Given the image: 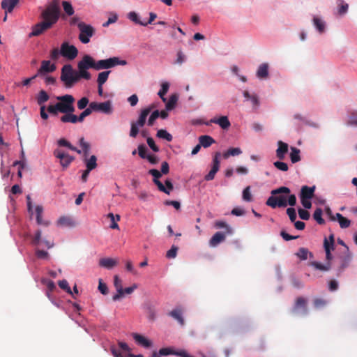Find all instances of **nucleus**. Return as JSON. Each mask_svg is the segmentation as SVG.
<instances>
[{"label":"nucleus","mask_w":357,"mask_h":357,"mask_svg":"<svg viewBox=\"0 0 357 357\" xmlns=\"http://www.w3.org/2000/svg\"><path fill=\"white\" fill-rule=\"evenodd\" d=\"M326 301L321 298H316L313 301L314 306L317 309L324 307L326 305Z\"/></svg>","instance_id":"50"},{"label":"nucleus","mask_w":357,"mask_h":357,"mask_svg":"<svg viewBox=\"0 0 357 357\" xmlns=\"http://www.w3.org/2000/svg\"><path fill=\"white\" fill-rule=\"evenodd\" d=\"M56 100L59 111L61 113H67L75 112V98L72 95L66 94L63 96H56Z\"/></svg>","instance_id":"5"},{"label":"nucleus","mask_w":357,"mask_h":357,"mask_svg":"<svg viewBox=\"0 0 357 357\" xmlns=\"http://www.w3.org/2000/svg\"><path fill=\"white\" fill-rule=\"evenodd\" d=\"M58 225L63 227H73L75 222L69 217L63 216L58 220Z\"/></svg>","instance_id":"36"},{"label":"nucleus","mask_w":357,"mask_h":357,"mask_svg":"<svg viewBox=\"0 0 357 357\" xmlns=\"http://www.w3.org/2000/svg\"><path fill=\"white\" fill-rule=\"evenodd\" d=\"M210 122L219 125L224 130H227L231 126V123L226 116H222L218 119H211Z\"/></svg>","instance_id":"22"},{"label":"nucleus","mask_w":357,"mask_h":357,"mask_svg":"<svg viewBox=\"0 0 357 357\" xmlns=\"http://www.w3.org/2000/svg\"><path fill=\"white\" fill-rule=\"evenodd\" d=\"M169 88V84L168 82H163L161 85V89L158 92V96L160 97L163 102L166 101V98H165V95L167 93Z\"/></svg>","instance_id":"43"},{"label":"nucleus","mask_w":357,"mask_h":357,"mask_svg":"<svg viewBox=\"0 0 357 357\" xmlns=\"http://www.w3.org/2000/svg\"><path fill=\"white\" fill-rule=\"evenodd\" d=\"M220 153H215L213 160V167L210 172L205 176L204 178L206 181H211L214 178L215 174L219 170Z\"/></svg>","instance_id":"15"},{"label":"nucleus","mask_w":357,"mask_h":357,"mask_svg":"<svg viewBox=\"0 0 357 357\" xmlns=\"http://www.w3.org/2000/svg\"><path fill=\"white\" fill-rule=\"evenodd\" d=\"M149 174L153 176V181L157 185L158 190L161 192H166L165 185L159 181V178L162 176V173L158 169H151L149 171Z\"/></svg>","instance_id":"16"},{"label":"nucleus","mask_w":357,"mask_h":357,"mask_svg":"<svg viewBox=\"0 0 357 357\" xmlns=\"http://www.w3.org/2000/svg\"><path fill=\"white\" fill-rule=\"evenodd\" d=\"M178 100V97L176 95L174 94L172 95L166 103V109L167 110H172L175 107V105L176 104V102Z\"/></svg>","instance_id":"45"},{"label":"nucleus","mask_w":357,"mask_h":357,"mask_svg":"<svg viewBox=\"0 0 357 357\" xmlns=\"http://www.w3.org/2000/svg\"><path fill=\"white\" fill-rule=\"evenodd\" d=\"M347 126H357V112H352L349 116V120L347 122Z\"/></svg>","instance_id":"49"},{"label":"nucleus","mask_w":357,"mask_h":357,"mask_svg":"<svg viewBox=\"0 0 357 357\" xmlns=\"http://www.w3.org/2000/svg\"><path fill=\"white\" fill-rule=\"evenodd\" d=\"M119 263L117 259L105 257L99 260V265L107 269H112Z\"/></svg>","instance_id":"19"},{"label":"nucleus","mask_w":357,"mask_h":357,"mask_svg":"<svg viewBox=\"0 0 357 357\" xmlns=\"http://www.w3.org/2000/svg\"><path fill=\"white\" fill-rule=\"evenodd\" d=\"M84 162L89 170L92 171L97 167V158L95 155H91L89 158L84 157Z\"/></svg>","instance_id":"30"},{"label":"nucleus","mask_w":357,"mask_h":357,"mask_svg":"<svg viewBox=\"0 0 357 357\" xmlns=\"http://www.w3.org/2000/svg\"><path fill=\"white\" fill-rule=\"evenodd\" d=\"M335 217H336V220H337V222H339L341 228L345 229V228H348L350 226V225H351L350 220L349 219H347V218L344 217L342 214L337 213L335 214Z\"/></svg>","instance_id":"32"},{"label":"nucleus","mask_w":357,"mask_h":357,"mask_svg":"<svg viewBox=\"0 0 357 357\" xmlns=\"http://www.w3.org/2000/svg\"><path fill=\"white\" fill-rule=\"evenodd\" d=\"M278 149L276 150V157L279 160H283L285 158V155L287 153L289 150V146L287 143L282 141L278 142Z\"/></svg>","instance_id":"18"},{"label":"nucleus","mask_w":357,"mask_h":357,"mask_svg":"<svg viewBox=\"0 0 357 357\" xmlns=\"http://www.w3.org/2000/svg\"><path fill=\"white\" fill-rule=\"evenodd\" d=\"M287 213L291 220V222H295L296 219V213L295 208L290 207L287 209Z\"/></svg>","instance_id":"63"},{"label":"nucleus","mask_w":357,"mask_h":357,"mask_svg":"<svg viewBox=\"0 0 357 357\" xmlns=\"http://www.w3.org/2000/svg\"><path fill=\"white\" fill-rule=\"evenodd\" d=\"M114 285L116 290H123L122 280L117 275L114 276Z\"/></svg>","instance_id":"64"},{"label":"nucleus","mask_w":357,"mask_h":357,"mask_svg":"<svg viewBox=\"0 0 357 357\" xmlns=\"http://www.w3.org/2000/svg\"><path fill=\"white\" fill-rule=\"evenodd\" d=\"M79 76L89 80L91 79V74L87 71L89 68L96 70V61L88 54L84 55L77 63Z\"/></svg>","instance_id":"4"},{"label":"nucleus","mask_w":357,"mask_h":357,"mask_svg":"<svg viewBox=\"0 0 357 357\" xmlns=\"http://www.w3.org/2000/svg\"><path fill=\"white\" fill-rule=\"evenodd\" d=\"M58 284L61 289L66 291L69 294H73L70 287H69L68 282L66 280H60Z\"/></svg>","instance_id":"48"},{"label":"nucleus","mask_w":357,"mask_h":357,"mask_svg":"<svg viewBox=\"0 0 357 357\" xmlns=\"http://www.w3.org/2000/svg\"><path fill=\"white\" fill-rule=\"evenodd\" d=\"M36 98L37 103L42 107L45 106L44 104L50 99V96L45 91L40 90Z\"/></svg>","instance_id":"29"},{"label":"nucleus","mask_w":357,"mask_h":357,"mask_svg":"<svg viewBox=\"0 0 357 357\" xmlns=\"http://www.w3.org/2000/svg\"><path fill=\"white\" fill-rule=\"evenodd\" d=\"M146 151L147 149L144 144H139L138 146V154L141 158L146 159L148 156Z\"/></svg>","instance_id":"57"},{"label":"nucleus","mask_w":357,"mask_h":357,"mask_svg":"<svg viewBox=\"0 0 357 357\" xmlns=\"http://www.w3.org/2000/svg\"><path fill=\"white\" fill-rule=\"evenodd\" d=\"M78 29L79 30V40L83 44L89 43L90 38L95 34V29L91 25L86 23H79Z\"/></svg>","instance_id":"8"},{"label":"nucleus","mask_w":357,"mask_h":357,"mask_svg":"<svg viewBox=\"0 0 357 357\" xmlns=\"http://www.w3.org/2000/svg\"><path fill=\"white\" fill-rule=\"evenodd\" d=\"M290 189L285 186L280 187L271 191L272 196L269 197L266 202V205L273 208L277 207L284 208L287 206V197L284 195H279V194H289Z\"/></svg>","instance_id":"2"},{"label":"nucleus","mask_w":357,"mask_h":357,"mask_svg":"<svg viewBox=\"0 0 357 357\" xmlns=\"http://www.w3.org/2000/svg\"><path fill=\"white\" fill-rule=\"evenodd\" d=\"M132 337L138 344L145 348H149L152 346L151 341L140 334L132 333Z\"/></svg>","instance_id":"23"},{"label":"nucleus","mask_w":357,"mask_h":357,"mask_svg":"<svg viewBox=\"0 0 357 357\" xmlns=\"http://www.w3.org/2000/svg\"><path fill=\"white\" fill-rule=\"evenodd\" d=\"M126 64L127 61L126 60H121L119 57L115 56L111 57L107 59L96 61V70L109 69L119 65L126 66Z\"/></svg>","instance_id":"7"},{"label":"nucleus","mask_w":357,"mask_h":357,"mask_svg":"<svg viewBox=\"0 0 357 357\" xmlns=\"http://www.w3.org/2000/svg\"><path fill=\"white\" fill-rule=\"evenodd\" d=\"M242 151L240 148H230L223 154L225 158H229L230 155L236 156L241 154Z\"/></svg>","instance_id":"40"},{"label":"nucleus","mask_w":357,"mask_h":357,"mask_svg":"<svg viewBox=\"0 0 357 357\" xmlns=\"http://www.w3.org/2000/svg\"><path fill=\"white\" fill-rule=\"evenodd\" d=\"M169 316L176 319L181 326H184L185 321L183 318V311L181 308H176L168 313Z\"/></svg>","instance_id":"25"},{"label":"nucleus","mask_w":357,"mask_h":357,"mask_svg":"<svg viewBox=\"0 0 357 357\" xmlns=\"http://www.w3.org/2000/svg\"><path fill=\"white\" fill-rule=\"evenodd\" d=\"M54 155L60 159V164L63 168H67L70 163L75 160L73 156L70 155L68 153L60 149H56L54 151Z\"/></svg>","instance_id":"14"},{"label":"nucleus","mask_w":357,"mask_h":357,"mask_svg":"<svg viewBox=\"0 0 357 357\" xmlns=\"http://www.w3.org/2000/svg\"><path fill=\"white\" fill-rule=\"evenodd\" d=\"M139 126L135 122L131 123V128L130 131V136L131 137L135 138L139 133Z\"/></svg>","instance_id":"53"},{"label":"nucleus","mask_w":357,"mask_h":357,"mask_svg":"<svg viewBox=\"0 0 357 357\" xmlns=\"http://www.w3.org/2000/svg\"><path fill=\"white\" fill-rule=\"evenodd\" d=\"M215 227L217 228H225L226 234H231L232 229L231 228L227 225V224L225 222L223 221H218L215 222Z\"/></svg>","instance_id":"56"},{"label":"nucleus","mask_w":357,"mask_h":357,"mask_svg":"<svg viewBox=\"0 0 357 357\" xmlns=\"http://www.w3.org/2000/svg\"><path fill=\"white\" fill-rule=\"evenodd\" d=\"M60 53L68 60H73L78 54V50L75 45L63 42L61 45Z\"/></svg>","instance_id":"11"},{"label":"nucleus","mask_w":357,"mask_h":357,"mask_svg":"<svg viewBox=\"0 0 357 357\" xmlns=\"http://www.w3.org/2000/svg\"><path fill=\"white\" fill-rule=\"evenodd\" d=\"M61 15V8L59 0H52L41 12L43 19L32 27L29 36H38L45 31L51 29L59 20Z\"/></svg>","instance_id":"1"},{"label":"nucleus","mask_w":357,"mask_h":357,"mask_svg":"<svg viewBox=\"0 0 357 357\" xmlns=\"http://www.w3.org/2000/svg\"><path fill=\"white\" fill-rule=\"evenodd\" d=\"M316 187L314 185L312 187H309L307 185H303L301 188L300 198H305L311 199L314 195Z\"/></svg>","instance_id":"20"},{"label":"nucleus","mask_w":357,"mask_h":357,"mask_svg":"<svg viewBox=\"0 0 357 357\" xmlns=\"http://www.w3.org/2000/svg\"><path fill=\"white\" fill-rule=\"evenodd\" d=\"M82 78L79 73L75 71L70 64H66L61 68V80L67 88L72 87L75 83Z\"/></svg>","instance_id":"3"},{"label":"nucleus","mask_w":357,"mask_h":357,"mask_svg":"<svg viewBox=\"0 0 357 357\" xmlns=\"http://www.w3.org/2000/svg\"><path fill=\"white\" fill-rule=\"evenodd\" d=\"M349 5L345 3L343 0L338 1V13L340 15H344L347 13Z\"/></svg>","instance_id":"46"},{"label":"nucleus","mask_w":357,"mask_h":357,"mask_svg":"<svg viewBox=\"0 0 357 357\" xmlns=\"http://www.w3.org/2000/svg\"><path fill=\"white\" fill-rule=\"evenodd\" d=\"M307 301L303 297H298L291 309V313L295 315H306L307 314Z\"/></svg>","instance_id":"10"},{"label":"nucleus","mask_w":357,"mask_h":357,"mask_svg":"<svg viewBox=\"0 0 357 357\" xmlns=\"http://www.w3.org/2000/svg\"><path fill=\"white\" fill-rule=\"evenodd\" d=\"M268 75V66L267 63H262L258 68L257 76L260 79H265Z\"/></svg>","instance_id":"31"},{"label":"nucleus","mask_w":357,"mask_h":357,"mask_svg":"<svg viewBox=\"0 0 357 357\" xmlns=\"http://www.w3.org/2000/svg\"><path fill=\"white\" fill-rule=\"evenodd\" d=\"M156 136L159 138L165 139L167 142H172L173 139L172 135L164 129L158 130Z\"/></svg>","instance_id":"38"},{"label":"nucleus","mask_w":357,"mask_h":357,"mask_svg":"<svg viewBox=\"0 0 357 357\" xmlns=\"http://www.w3.org/2000/svg\"><path fill=\"white\" fill-rule=\"evenodd\" d=\"M298 213L300 218L302 220H307L310 217V213L307 210L299 208Z\"/></svg>","instance_id":"61"},{"label":"nucleus","mask_w":357,"mask_h":357,"mask_svg":"<svg viewBox=\"0 0 357 357\" xmlns=\"http://www.w3.org/2000/svg\"><path fill=\"white\" fill-rule=\"evenodd\" d=\"M273 165L275 168L282 172H287L289 169L287 164L282 161H275L273 162Z\"/></svg>","instance_id":"52"},{"label":"nucleus","mask_w":357,"mask_h":357,"mask_svg":"<svg viewBox=\"0 0 357 357\" xmlns=\"http://www.w3.org/2000/svg\"><path fill=\"white\" fill-rule=\"evenodd\" d=\"M36 214V221L38 225H47L48 223L43 220L42 215L43 213V208L42 206H37L35 209Z\"/></svg>","instance_id":"35"},{"label":"nucleus","mask_w":357,"mask_h":357,"mask_svg":"<svg viewBox=\"0 0 357 357\" xmlns=\"http://www.w3.org/2000/svg\"><path fill=\"white\" fill-rule=\"evenodd\" d=\"M322 210L320 208H317L314 213H313V218L317 222L319 225H324L325 223L324 220L322 218Z\"/></svg>","instance_id":"44"},{"label":"nucleus","mask_w":357,"mask_h":357,"mask_svg":"<svg viewBox=\"0 0 357 357\" xmlns=\"http://www.w3.org/2000/svg\"><path fill=\"white\" fill-rule=\"evenodd\" d=\"M351 254L349 252V247H344L343 250L338 256L340 264L337 268V275H340L343 271L349 266L351 261Z\"/></svg>","instance_id":"9"},{"label":"nucleus","mask_w":357,"mask_h":357,"mask_svg":"<svg viewBox=\"0 0 357 357\" xmlns=\"http://www.w3.org/2000/svg\"><path fill=\"white\" fill-rule=\"evenodd\" d=\"M79 145L82 148L84 157H88L90 151V144L84 140V137L79 139Z\"/></svg>","instance_id":"41"},{"label":"nucleus","mask_w":357,"mask_h":357,"mask_svg":"<svg viewBox=\"0 0 357 357\" xmlns=\"http://www.w3.org/2000/svg\"><path fill=\"white\" fill-rule=\"evenodd\" d=\"M199 142L204 148H208L215 142L213 138L209 135H201L199 137Z\"/></svg>","instance_id":"28"},{"label":"nucleus","mask_w":357,"mask_h":357,"mask_svg":"<svg viewBox=\"0 0 357 357\" xmlns=\"http://www.w3.org/2000/svg\"><path fill=\"white\" fill-rule=\"evenodd\" d=\"M89 105L92 111L101 112L105 114H111L112 112V103L109 100L100 103L91 102Z\"/></svg>","instance_id":"13"},{"label":"nucleus","mask_w":357,"mask_h":357,"mask_svg":"<svg viewBox=\"0 0 357 357\" xmlns=\"http://www.w3.org/2000/svg\"><path fill=\"white\" fill-rule=\"evenodd\" d=\"M313 24L320 33H322L325 31L326 24L324 21H323L321 18L318 17H314Z\"/></svg>","instance_id":"33"},{"label":"nucleus","mask_w":357,"mask_h":357,"mask_svg":"<svg viewBox=\"0 0 357 357\" xmlns=\"http://www.w3.org/2000/svg\"><path fill=\"white\" fill-rule=\"evenodd\" d=\"M226 238V233L223 231L216 232L211 238L210 243L211 245H216L222 243Z\"/></svg>","instance_id":"26"},{"label":"nucleus","mask_w":357,"mask_h":357,"mask_svg":"<svg viewBox=\"0 0 357 357\" xmlns=\"http://www.w3.org/2000/svg\"><path fill=\"white\" fill-rule=\"evenodd\" d=\"M243 199L244 201L250 202L252 200V197L250 192V187H246L243 191Z\"/></svg>","instance_id":"51"},{"label":"nucleus","mask_w":357,"mask_h":357,"mask_svg":"<svg viewBox=\"0 0 357 357\" xmlns=\"http://www.w3.org/2000/svg\"><path fill=\"white\" fill-rule=\"evenodd\" d=\"M175 355L180 357H194L190 356L187 353L184 349L180 350H174L172 348L167 347L162 348L159 350V353L153 352L151 357H159V356H166V355Z\"/></svg>","instance_id":"12"},{"label":"nucleus","mask_w":357,"mask_h":357,"mask_svg":"<svg viewBox=\"0 0 357 357\" xmlns=\"http://www.w3.org/2000/svg\"><path fill=\"white\" fill-rule=\"evenodd\" d=\"M128 18L137 24L144 26H147V23H144V22H142L139 19L138 15L135 12H130L128 13Z\"/></svg>","instance_id":"42"},{"label":"nucleus","mask_w":357,"mask_h":357,"mask_svg":"<svg viewBox=\"0 0 357 357\" xmlns=\"http://www.w3.org/2000/svg\"><path fill=\"white\" fill-rule=\"evenodd\" d=\"M326 252V261L321 264L318 261H310L308 266H312L314 270H318L322 272H327L331 268V260L332 259L331 251L335 250V247H324Z\"/></svg>","instance_id":"6"},{"label":"nucleus","mask_w":357,"mask_h":357,"mask_svg":"<svg viewBox=\"0 0 357 357\" xmlns=\"http://www.w3.org/2000/svg\"><path fill=\"white\" fill-rule=\"evenodd\" d=\"M300 150L296 147H291L290 159L292 163H296L301 160Z\"/></svg>","instance_id":"37"},{"label":"nucleus","mask_w":357,"mask_h":357,"mask_svg":"<svg viewBox=\"0 0 357 357\" xmlns=\"http://www.w3.org/2000/svg\"><path fill=\"white\" fill-rule=\"evenodd\" d=\"M92 109H91L90 105L88 108H86L80 114L79 116H77V121L78 122H82L85 117L89 116L92 113Z\"/></svg>","instance_id":"54"},{"label":"nucleus","mask_w":357,"mask_h":357,"mask_svg":"<svg viewBox=\"0 0 357 357\" xmlns=\"http://www.w3.org/2000/svg\"><path fill=\"white\" fill-rule=\"evenodd\" d=\"M98 290L100 291L101 294L103 295H106L108 294V288L105 283H104L102 280V279H99L98 282Z\"/></svg>","instance_id":"59"},{"label":"nucleus","mask_w":357,"mask_h":357,"mask_svg":"<svg viewBox=\"0 0 357 357\" xmlns=\"http://www.w3.org/2000/svg\"><path fill=\"white\" fill-rule=\"evenodd\" d=\"M57 144L60 146L68 147L70 150L75 151L79 154L82 153L81 150L77 149L76 147L73 146L68 141L64 138L59 139Z\"/></svg>","instance_id":"34"},{"label":"nucleus","mask_w":357,"mask_h":357,"mask_svg":"<svg viewBox=\"0 0 357 357\" xmlns=\"http://www.w3.org/2000/svg\"><path fill=\"white\" fill-rule=\"evenodd\" d=\"M74 112L63 113V115L61 117L60 120L63 123H76L78 122L77 116L73 114Z\"/></svg>","instance_id":"27"},{"label":"nucleus","mask_w":357,"mask_h":357,"mask_svg":"<svg viewBox=\"0 0 357 357\" xmlns=\"http://www.w3.org/2000/svg\"><path fill=\"white\" fill-rule=\"evenodd\" d=\"M310 255L312 257V253L309 252L307 249L301 248L299 252L297 253V256L301 259H306L307 258V255Z\"/></svg>","instance_id":"62"},{"label":"nucleus","mask_w":357,"mask_h":357,"mask_svg":"<svg viewBox=\"0 0 357 357\" xmlns=\"http://www.w3.org/2000/svg\"><path fill=\"white\" fill-rule=\"evenodd\" d=\"M47 112L53 115L56 116L59 112H60L58 105L56 103L55 105H50L47 108Z\"/></svg>","instance_id":"58"},{"label":"nucleus","mask_w":357,"mask_h":357,"mask_svg":"<svg viewBox=\"0 0 357 357\" xmlns=\"http://www.w3.org/2000/svg\"><path fill=\"white\" fill-rule=\"evenodd\" d=\"M89 99L86 97L82 98L79 100L77 102V107L79 109H84L86 108L87 105L89 104Z\"/></svg>","instance_id":"60"},{"label":"nucleus","mask_w":357,"mask_h":357,"mask_svg":"<svg viewBox=\"0 0 357 357\" xmlns=\"http://www.w3.org/2000/svg\"><path fill=\"white\" fill-rule=\"evenodd\" d=\"M153 108L154 105H151L149 107L142 109L141 110L139 118L137 121L135 122L137 123V124L139 126V127H143L145 125L146 118Z\"/></svg>","instance_id":"17"},{"label":"nucleus","mask_w":357,"mask_h":357,"mask_svg":"<svg viewBox=\"0 0 357 357\" xmlns=\"http://www.w3.org/2000/svg\"><path fill=\"white\" fill-rule=\"evenodd\" d=\"M160 116V112L158 110H155L150 115L148 120V126H152L155 122V121Z\"/></svg>","instance_id":"55"},{"label":"nucleus","mask_w":357,"mask_h":357,"mask_svg":"<svg viewBox=\"0 0 357 357\" xmlns=\"http://www.w3.org/2000/svg\"><path fill=\"white\" fill-rule=\"evenodd\" d=\"M56 70V66L51 64L50 61H43L40 69L36 75H41L45 73H52Z\"/></svg>","instance_id":"21"},{"label":"nucleus","mask_w":357,"mask_h":357,"mask_svg":"<svg viewBox=\"0 0 357 357\" xmlns=\"http://www.w3.org/2000/svg\"><path fill=\"white\" fill-rule=\"evenodd\" d=\"M62 6H63L65 13L68 15L71 16L74 14V8H73L72 4L69 1H63Z\"/></svg>","instance_id":"47"},{"label":"nucleus","mask_w":357,"mask_h":357,"mask_svg":"<svg viewBox=\"0 0 357 357\" xmlns=\"http://www.w3.org/2000/svg\"><path fill=\"white\" fill-rule=\"evenodd\" d=\"M19 0H2L1 6L5 10V13H11L15 6L18 3Z\"/></svg>","instance_id":"24"},{"label":"nucleus","mask_w":357,"mask_h":357,"mask_svg":"<svg viewBox=\"0 0 357 357\" xmlns=\"http://www.w3.org/2000/svg\"><path fill=\"white\" fill-rule=\"evenodd\" d=\"M110 71H102L98 74L97 83L98 85H103L107 80Z\"/></svg>","instance_id":"39"}]
</instances>
